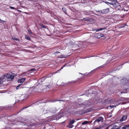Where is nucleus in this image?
<instances>
[{
  "label": "nucleus",
  "mask_w": 129,
  "mask_h": 129,
  "mask_svg": "<svg viewBox=\"0 0 129 129\" xmlns=\"http://www.w3.org/2000/svg\"><path fill=\"white\" fill-rule=\"evenodd\" d=\"M94 37L96 38H100L103 37L104 39L106 38V37L103 34L100 33H95L94 35Z\"/></svg>",
  "instance_id": "nucleus-1"
},
{
  "label": "nucleus",
  "mask_w": 129,
  "mask_h": 129,
  "mask_svg": "<svg viewBox=\"0 0 129 129\" xmlns=\"http://www.w3.org/2000/svg\"><path fill=\"white\" fill-rule=\"evenodd\" d=\"M54 54L56 55V56L58 58H62L65 57L63 55H62L60 52L58 51L55 52Z\"/></svg>",
  "instance_id": "nucleus-2"
},
{
  "label": "nucleus",
  "mask_w": 129,
  "mask_h": 129,
  "mask_svg": "<svg viewBox=\"0 0 129 129\" xmlns=\"http://www.w3.org/2000/svg\"><path fill=\"white\" fill-rule=\"evenodd\" d=\"M6 79H8V80L10 81L11 80L14 78V76L10 75L9 74H6Z\"/></svg>",
  "instance_id": "nucleus-3"
},
{
  "label": "nucleus",
  "mask_w": 129,
  "mask_h": 129,
  "mask_svg": "<svg viewBox=\"0 0 129 129\" xmlns=\"http://www.w3.org/2000/svg\"><path fill=\"white\" fill-rule=\"evenodd\" d=\"M109 9L108 8L104 9L101 11V12L100 11H97L96 12H100V14H106L108 13L109 11Z\"/></svg>",
  "instance_id": "nucleus-4"
},
{
  "label": "nucleus",
  "mask_w": 129,
  "mask_h": 129,
  "mask_svg": "<svg viewBox=\"0 0 129 129\" xmlns=\"http://www.w3.org/2000/svg\"><path fill=\"white\" fill-rule=\"evenodd\" d=\"M110 4L115 7H117V6L116 5L118 4V3L117 2V0H113L111 1Z\"/></svg>",
  "instance_id": "nucleus-5"
},
{
  "label": "nucleus",
  "mask_w": 129,
  "mask_h": 129,
  "mask_svg": "<svg viewBox=\"0 0 129 129\" xmlns=\"http://www.w3.org/2000/svg\"><path fill=\"white\" fill-rule=\"evenodd\" d=\"M26 79L24 78H22L21 79H19L18 80V82L19 83H22L25 81Z\"/></svg>",
  "instance_id": "nucleus-6"
},
{
  "label": "nucleus",
  "mask_w": 129,
  "mask_h": 129,
  "mask_svg": "<svg viewBox=\"0 0 129 129\" xmlns=\"http://www.w3.org/2000/svg\"><path fill=\"white\" fill-rule=\"evenodd\" d=\"M127 116L126 115H123L122 116V117L120 120V121H123L125 120L127 118Z\"/></svg>",
  "instance_id": "nucleus-7"
},
{
  "label": "nucleus",
  "mask_w": 129,
  "mask_h": 129,
  "mask_svg": "<svg viewBox=\"0 0 129 129\" xmlns=\"http://www.w3.org/2000/svg\"><path fill=\"white\" fill-rule=\"evenodd\" d=\"M104 118L102 117H100L97 118L95 120V121L99 122L100 121L102 122Z\"/></svg>",
  "instance_id": "nucleus-8"
},
{
  "label": "nucleus",
  "mask_w": 129,
  "mask_h": 129,
  "mask_svg": "<svg viewBox=\"0 0 129 129\" xmlns=\"http://www.w3.org/2000/svg\"><path fill=\"white\" fill-rule=\"evenodd\" d=\"M126 25V24H120L118 26V28H122Z\"/></svg>",
  "instance_id": "nucleus-9"
},
{
  "label": "nucleus",
  "mask_w": 129,
  "mask_h": 129,
  "mask_svg": "<svg viewBox=\"0 0 129 129\" xmlns=\"http://www.w3.org/2000/svg\"><path fill=\"white\" fill-rule=\"evenodd\" d=\"M122 129H129V124L127 125H125L122 127Z\"/></svg>",
  "instance_id": "nucleus-10"
},
{
  "label": "nucleus",
  "mask_w": 129,
  "mask_h": 129,
  "mask_svg": "<svg viewBox=\"0 0 129 129\" xmlns=\"http://www.w3.org/2000/svg\"><path fill=\"white\" fill-rule=\"evenodd\" d=\"M62 10L67 15V10L65 8H62Z\"/></svg>",
  "instance_id": "nucleus-11"
},
{
  "label": "nucleus",
  "mask_w": 129,
  "mask_h": 129,
  "mask_svg": "<svg viewBox=\"0 0 129 129\" xmlns=\"http://www.w3.org/2000/svg\"><path fill=\"white\" fill-rule=\"evenodd\" d=\"M106 29V28L105 27L103 28H97L96 30V31H100V30H103L105 29Z\"/></svg>",
  "instance_id": "nucleus-12"
},
{
  "label": "nucleus",
  "mask_w": 129,
  "mask_h": 129,
  "mask_svg": "<svg viewBox=\"0 0 129 129\" xmlns=\"http://www.w3.org/2000/svg\"><path fill=\"white\" fill-rule=\"evenodd\" d=\"M75 121L74 120V119H73L72 121H70L69 123V125H72L74 122Z\"/></svg>",
  "instance_id": "nucleus-13"
},
{
  "label": "nucleus",
  "mask_w": 129,
  "mask_h": 129,
  "mask_svg": "<svg viewBox=\"0 0 129 129\" xmlns=\"http://www.w3.org/2000/svg\"><path fill=\"white\" fill-rule=\"evenodd\" d=\"M1 77L3 80L5 79H6V74L3 75Z\"/></svg>",
  "instance_id": "nucleus-14"
},
{
  "label": "nucleus",
  "mask_w": 129,
  "mask_h": 129,
  "mask_svg": "<svg viewBox=\"0 0 129 129\" xmlns=\"http://www.w3.org/2000/svg\"><path fill=\"white\" fill-rule=\"evenodd\" d=\"M74 126L73 125H69V124L67 126V127H69L70 128H72V127Z\"/></svg>",
  "instance_id": "nucleus-15"
},
{
  "label": "nucleus",
  "mask_w": 129,
  "mask_h": 129,
  "mask_svg": "<svg viewBox=\"0 0 129 129\" xmlns=\"http://www.w3.org/2000/svg\"><path fill=\"white\" fill-rule=\"evenodd\" d=\"M28 31L29 34L30 35H32V34L31 30H30V28L27 29Z\"/></svg>",
  "instance_id": "nucleus-16"
},
{
  "label": "nucleus",
  "mask_w": 129,
  "mask_h": 129,
  "mask_svg": "<svg viewBox=\"0 0 129 129\" xmlns=\"http://www.w3.org/2000/svg\"><path fill=\"white\" fill-rule=\"evenodd\" d=\"M89 122L88 121H85L82 123V125H85L87 124H88Z\"/></svg>",
  "instance_id": "nucleus-17"
},
{
  "label": "nucleus",
  "mask_w": 129,
  "mask_h": 129,
  "mask_svg": "<svg viewBox=\"0 0 129 129\" xmlns=\"http://www.w3.org/2000/svg\"><path fill=\"white\" fill-rule=\"evenodd\" d=\"M25 38L26 39L28 40H30V38L29 36L26 35L25 36Z\"/></svg>",
  "instance_id": "nucleus-18"
},
{
  "label": "nucleus",
  "mask_w": 129,
  "mask_h": 129,
  "mask_svg": "<svg viewBox=\"0 0 129 129\" xmlns=\"http://www.w3.org/2000/svg\"><path fill=\"white\" fill-rule=\"evenodd\" d=\"M12 38L14 40H15L16 41H19V40L17 38H16L15 37H12Z\"/></svg>",
  "instance_id": "nucleus-19"
},
{
  "label": "nucleus",
  "mask_w": 129,
  "mask_h": 129,
  "mask_svg": "<svg viewBox=\"0 0 129 129\" xmlns=\"http://www.w3.org/2000/svg\"><path fill=\"white\" fill-rule=\"evenodd\" d=\"M36 71V69H30V70H29L28 71L29 72H30V71Z\"/></svg>",
  "instance_id": "nucleus-20"
},
{
  "label": "nucleus",
  "mask_w": 129,
  "mask_h": 129,
  "mask_svg": "<svg viewBox=\"0 0 129 129\" xmlns=\"http://www.w3.org/2000/svg\"><path fill=\"white\" fill-rule=\"evenodd\" d=\"M3 82V80L0 77V84H2Z\"/></svg>",
  "instance_id": "nucleus-21"
},
{
  "label": "nucleus",
  "mask_w": 129,
  "mask_h": 129,
  "mask_svg": "<svg viewBox=\"0 0 129 129\" xmlns=\"http://www.w3.org/2000/svg\"><path fill=\"white\" fill-rule=\"evenodd\" d=\"M91 111V109H87L86 110V112H90Z\"/></svg>",
  "instance_id": "nucleus-22"
},
{
  "label": "nucleus",
  "mask_w": 129,
  "mask_h": 129,
  "mask_svg": "<svg viewBox=\"0 0 129 129\" xmlns=\"http://www.w3.org/2000/svg\"><path fill=\"white\" fill-rule=\"evenodd\" d=\"M6 22L5 21L2 20L0 18V23H3L4 22Z\"/></svg>",
  "instance_id": "nucleus-23"
},
{
  "label": "nucleus",
  "mask_w": 129,
  "mask_h": 129,
  "mask_svg": "<svg viewBox=\"0 0 129 129\" xmlns=\"http://www.w3.org/2000/svg\"><path fill=\"white\" fill-rule=\"evenodd\" d=\"M65 66V65H64L62 67H61L60 69L58 70H57V71L55 73H57V72H58L59 71H60L61 70V69H62L63 67H64V66Z\"/></svg>",
  "instance_id": "nucleus-24"
},
{
  "label": "nucleus",
  "mask_w": 129,
  "mask_h": 129,
  "mask_svg": "<svg viewBox=\"0 0 129 129\" xmlns=\"http://www.w3.org/2000/svg\"><path fill=\"white\" fill-rule=\"evenodd\" d=\"M41 26L42 28H46V26L44 25H41Z\"/></svg>",
  "instance_id": "nucleus-25"
},
{
  "label": "nucleus",
  "mask_w": 129,
  "mask_h": 129,
  "mask_svg": "<svg viewBox=\"0 0 129 129\" xmlns=\"http://www.w3.org/2000/svg\"><path fill=\"white\" fill-rule=\"evenodd\" d=\"M10 8L12 9L15 10L16 9V8L15 7H10Z\"/></svg>",
  "instance_id": "nucleus-26"
},
{
  "label": "nucleus",
  "mask_w": 129,
  "mask_h": 129,
  "mask_svg": "<svg viewBox=\"0 0 129 129\" xmlns=\"http://www.w3.org/2000/svg\"><path fill=\"white\" fill-rule=\"evenodd\" d=\"M28 106H27V107H23V108H22V110H23L24 109H25V108H28Z\"/></svg>",
  "instance_id": "nucleus-27"
},
{
  "label": "nucleus",
  "mask_w": 129,
  "mask_h": 129,
  "mask_svg": "<svg viewBox=\"0 0 129 129\" xmlns=\"http://www.w3.org/2000/svg\"><path fill=\"white\" fill-rule=\"evenodd\" d=\"M17 122L18 123V124L21 123V121H17Z\"/></svg>",
  "instance_id": "nucleus-28"
},
{
  "label": "nucleus",
  "mask_w": 129,
  "mask_h": 129,
  "mask_svg": "<svg viewBox=\"0 0 129 129\" xmlns=\"http://www.w3.org/2000/svg\"><path fill=\"white\" fill-rule=\"evenodd\" d=\"M113 100H113V99H111V100H110V103H111V102Z\"/></svg>",
  "instance_id": "nucleus-29"
},
{
  "label": "nucleus",
  "mask_w": 129,
  "mask_h": 129,
  "mask_svg": "<svg viewBox=\"0 0 129 129\" xmlns=\"http://www.w3.org/2000/svg\"><path fill=\"white\" fill-rule=\"evenodd\" d=\"M21 85V84H19L17 86H18V87H19Z\"/></svg>",
  "instance_id": "nucleus-30"
},
{
  "label": "nucleus",
  "mask_w": 129,
  "mask_h": 129,
  "mask_svg": "<svg viewBox=\"0 0 129 129\" xmlns=\"http://www.w3.org/2000/svg\"><path fill=\"white\" fill-rule=\"evenodd\" d=\"M19 88V87H18L17 86V87H16V89H18Z\"/></svg>",
  "instance_id": "nucleus-31"
},
{
  "label": "nucleus",
  "mask_w": 129,
  "mask_h": 129,
  "mask_svg": "<svg viewBox=\"0 0 129 129\" xmlns=\"http://www.w3.org/2000/svg\"><path fill=\"white\" fill-rule=\"evenodd\" d=\"M105 129H109V127L108 126Z\"/></svg>",
  "instance_id": "nucleus-32"
},
{
  "label": "nucleus",
  "mask_w": 129,
  "mask_h": 129,
  "mask_svg": "<svg viewBox=\"0 0 129 129\" xmlns=\"http://www.w3.org/2000/svg\"><path fill=\"white\" fill-rule=\"evenodd\" d=\"M43 78H44V79H45V77H43L42 78V79H43Z\"/></svg>",
  "instance_id": "nucleus-33"
},
{
  "label": "nucleus",
  "mask_w": 129,
  "mask_h": 129,
  "mask_svg": "<svg viewBox=\"0 0 129 129\" xmlns=\"http://www.w3.org/2000/svg\"><path fill=\"white\" fill-rule=\"evenodd\" d=\"M61 117H59V118H61Z\"/></svg>",
  "instance_id": "nucleus-34"
},
{
  "label": "nucleus",
  "mask_w": 129,
  "mask_h": 129,
  "mask_svg": "<svg viewBox=\"0 0 129 129\" xmlns=\"http://www.w3.org/2000/svg\"><path fill=\"white\" fill-rule=\"evenodd\" d=\"M53 75V74H51V75Z\"/></svg>",
  "instance_id": "nucleus-35"
}]
</instances>
